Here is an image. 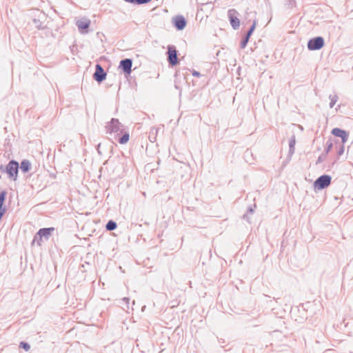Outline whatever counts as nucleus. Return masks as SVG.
<instances>
[{"instance_id":"obj_25","label":"nucleus","mask_w":353,"mask_h":353,"mask_svg":"<svg viewBox=\"0 0 353 353\" xmlns=\"http://www.w3.org/2000/svg\"><path fill=\"white\" fill-rule=\"evenodd\" d=\"M122 301L125 303V307H126V309H129V301H130V299H129V298H127V297H124V298L122 299Z\"/></svg>"},{"instance_id":"obj_29","label":"nucleus","mask_w":353,"mask_h":353,"mask_svg":"<svg viewBox=\"0 0 353 353\" xmlns=\"http://www.w3.org/2000/svg\"><path fill=\"white\" fill-rule=\"evenodd\" d=\"M248 212H250V213H252V212H253V209H252V208H251V207H250V208H248Z\"/></svg>"},{"instance_id":"obj_13","label":"nucleus","mask_w":353,"mask_h":353,"mask_svg":"<svg viewBox=\"0 0 353 353\" xmlns=\"http://www.w3.org/2000/svg\"><path fill=\"white\" fill-rule=\"evenodd\" d=\"M30 167H31V164L29 161L23 160L21 161L20 168H21V170H22V172H28L30 169Z\"/></svg>"},{"instance_id":"obj_23","label":"nucleus","mask_w":353,"mask_h":353,"mask_svg":"<svg viewBox=\"0 0 353 353\" xmlns=\"http://www.w3.org/2000/svg\"><path fill=\"white\" fill-rule=\"evenodd\" d=\"M332 147H333L332 143L330 142V143H327V146H326V148L325 150V154H327L332 150Z\"/></svg>"},{"instance_id":"obj_11","label":"nucleus","mask_w":353,"mask_h":353,"mask_svg":"<svg viewBox=\"0 0 353 353\" xmlns=\"http://www.w3.org/2000/svg\"><path fill=\"white\" fill-rule=\"evenodd\" d=\"M332 133L336 137H341L343 143H345L347 141L349 134L343 130L336 128L332 130Z\"/></svg>"},{"instance_id":"obj_6","label":"nucleus","mask_w":353,"mask_h":353,"mask_svg":"<svg viewBox=\"0 0 353 353\" xmlns=\"http://www.w3.org/2000/svg\"><path fill=\"white\" fill-rule=\"evenodd\" d=\"M238 12L235 9H230L228 11V17L233 29L236 30L240 26V21L238 19Z\"/></svg>"},{"instance_id":"obj_24","label":"nucleus","mask_w":353,"mask_h":353,"mask_svg":"<svg viewBox=\"0 0 353 353\" xmlns=\"http://www.w3.org/2000/svg\"><path fill=\"white\" fill-rule=\"evenodd\" d=\"M325 154H322L321 155H320L317 159V161H316V163H320L321 162H323L324 160H325Z\"/></svg>"},{"instance_id":"obj_27","label":"nucleus","mask_w":353,"mask_h":353,"mask_svg":"<svg viewBox=\"0 0 353 353\" xmlns=\"http://www.w3.org/2000/svg\"><path fill=\"white\" fill-rule=\"evenodd\" d=\"M192 75H193L194 77H199L201 76V74H200V72H197V71H195V70H194V71H193V72H192Z\"/></svg>"},{"instance_id":"obj_4","label":"nucleus","mask_w":353,"mask_h":353,"mask_svg":"<svg viewBox=\"0 0 353 353\" xmlns=\"http://www.w3.org/2000/svg\"><path fill=\"white\" fill-rule=\"evenodd\" d=\"M324 43V39L322 37H316L308 41L307 48L310 50H318L323 47Z\"/></svg>"},{"instance_id":"obj_30","label":"nucleus","mask_w":353,"mask_h":353,"mask_svg":"<svg viewBox=\"0 0 353 353\" xmlns=\"http://www.w3.org/2000/svg\"><path fill=\"white\" fill-rule=\"evenodd\" d=\"M100 146H101V143H99V144L98 145V147H97V150H98V152H99V154L101 153V152H100V151H99V148H100Z\"/></svg>"},{"instance_id":"obj_21","label":"nucleus","mask_w":353,"mask_h":353,"mask_svg":"<svg viewBox=\"0 0 353 353\" xmlns=\"http://www.w3.org/2000/svg\"><path fill=\"white\" fill-rule=\"evenodd\" d=\"M19 347L24 349L26 351H28L30 348V345L26 342H21L19 344Z\"/></svg>"},{"instance_id":"obj_15","label":"nucleus","mask_w":353,"mask_h":353,"mask_svg":"<svg viewBox=\"0 0 353 353\" xmlns=\"http://www.w3.org/2000/svg\"><path fill=\"white\" fill-rule=\"evenodd\" d=\"M296 143L295 136L293 135L289 141V154H292L294 152V146Z\"/></svg>"},{"instance_id":"obj_19","label":"nucleus","mask_w":353,"mask_h":353,"mask_svg":"<svg viewBox=\"0 0 353 353\" xmlns=\"http://www.w3.org/2000/svg\"><path fill=\"white\" fill-rule=\"evenodd\" d=\"M6 192H1L0 193V208H5V207H3V204H4V201L6 199Z\"/></svg>"},{"instance_id":"obj_28","label":"nucleus","mask_w":353,"mask_h":353,"mask_svg":"<svg viewBox=\"0 0 353 353\" xmlns=\"http://www.w3.org/2000/svg\"><path fill=\"white\" fill-rule=\"evenodd\" d=\"M243 219L247 220L248 221H249V216L248 214H244L243 215Z\"/></svg>"},{"instance_id":"obj_9","label":"nucleus","mask_w":353,"mask_h":353,"mask_svg":"<svg viewBox=\"0 0 353 353\" xmlns=\"http://www.w3.org/2000/svg\"><path fill=\"white\" fill-rule=\"evenodd\" d=\"M132 61L130 59H124L120 61L119 68L125 74H130L132 72Z\"/></svg>"},{"instance_id":"obj_2","label":"nucleus","mask_w":353,"mask_h":353,"mask_svg":"<svg viewBox=\"0 0 353 353\" xmlns=\"http://www.w3.org/2000/svg\"><path fill=\"white\" fill-rule=\"evenodd\" d=\"M0 170L6 171L8 174V176L15 181L17 178L19 171V163L17 161L12 160L6 165L5 170L3 169V165H1Z\"/></svg>"},{"instance_id":"obj_26","label":"nucleus","mask_w":353,"mask_h":353,"mask_svg":"<svg viewBox=\"0 0 353 353\" xmlns=\"http://www.w3.org/2000/svg\"><path fill=\"white\" fill-rule=\"evenodd\" d=\"M343 152H344V146L341 145L338 151V155L341 156L343 154Z\"/></svg>"},{"instance_id":"obj_7","label":"nucleus","mask_w":353,"mask_h":353,"mask_svg":"<svg viewBox=\"0 0 353 353\" xmlns=\"http://www.w3.org/2000/svg\"><path fill=\"white\" fill-rule=\"evenodd\" d=\"M168 61L170 65L174 66L178 64L177 51L174 46H168Z\"/></svg>"},{"instance_id":"obj_8","label":"nucleus","mask_w":353,"mask_h":353,"mask_svg":"<svg viewBox=\"0 0 353 353\" xmlns=\"http://www.w3.org/2000/svg\"><path fill=\"white\" fill-rule=\"evenodd\" d=\"M106 72L104 71L103 67L100 64H97L95 66V72L93 74V78L97 82H102L106 78Z\"/></svg>"},{"instance_id":"obj_20","label":"nucleus","mask_w":353,"mask_h":353,"mask_svg":"<svg viewBox=\"0 0 353 353\" xmlns=\"http://www.w3.org/2000/svg\"><path fill=\"white\" fill-rule=\"evenodd\" d=\"M250 38L248 37H244L243 39H242V41H241V43H240V47L241 48L243 49L246 47L248 43V41H249Z\"/></svg>"},{"instance_id":"obj_31","label":"nucleus","mask_w":353,"mask_h":353,"mask_svg":"<svg viewBox=\"0 0 353 353\" xmlns=\"http://www.w3.org/2000/svg\"><path fill=\"white\" fill-rule=\"evenodd\" d=\"M33 21H34V23L35 24H37V22H39V21H37V19H34V20H33Z\"/></svg>"},{"instance_id":"obj_12","label":"nucleus","mask_w":353,"mask_h":353,"mask_svg":"<svg viewBox=\"0 0 353 353\" xmlns=\"http://www.w3.org/2000/svg\"><path fill=\"white\" fill-rule=\"evenodd\" d=\"M174 24L176 28L179 30H182L186 26V21L183 16H177L173 19Z\"/></svg>"},{"instance_id":"obj_22","label":"nucleus","mask_w":353,"mask_h":353,"mask_svg":"<svg viewBox=\"0 0 353 353\" xmlns=\"http://www.w3.org/2000/svg\"><path fill=\"white\" fill-rule=\"evenodd\" d=\"M151 0H134V4L141 5L150 2Z\"/></svg>"},{"instance_id":"obj_5","label":"nucleus","mask_w":353,"mask_h":353,"mask_svg":"<svg viewBox=\"0 0 353 353\" xmlns=\"http://www.w3.org/2000/svg\"><path fill=\"white\" fill-rule=\"evenodd\" d=\"M54 230V228H45L40 229L34 236L33 242H35L37 241L38 244L40 245V243L39 241L41 240L42 237H44L46 239H48Z\"/></svg>"},{"instance_id":"obj_3","label":"nucleus","mask_w":353,"mask_h":353,"mask_svg":"<svg viewBox=\"0 0 353 353\" xmlns=\"http://www.w3.org/2000/svg\"><path fill=\"white\" fill-rule=\"evenodd\" d=\"M332 178L330 175L323 174L318 177L314 183V187L317 190H323L330 185Z\"/></svg>"},{"instance_id":"obj_14","label":"nucleus","mask_w":353,"mask_h":353,"mask_svg":"<svg viewBox=\"0 0 353 353\" xmlns=\"http://www.w3.org/2000/svg\"><path fill=\"white\" fill-rule=\"evenodd\" d=\"M122 134V136L118 139V142L120 144H125L129 141L130 135L128 132L123 131Z\"/></svg>"},{"instance_id":"obj_1","label":"nucleus","mask_w":353,"mask_h":353,"mask_svg":"<svg viewBox=\"0 0 353 353\" xmlns=\"http://www.w3.org/2000/svg\"><path fill=\"white\" fill-rule=\"evenodd\" d=\"M123 126L117 119H112L105 125L106 133L109 134H114V138L123 133Z\"/></svg>"},{"instance_id":"obj_16","label":"nucleus","mask_w":353,"mask_h":353,"mask_svg":"<svg viewBox=\"0 0 353 353\" xmlns=\"http://www.w3.org/2000/svg\"><path fill=\"white\" fill-rule=\"evenodd\" d=\"M117 223L112 220H110L106 225H105V228L108 231H112L114 230H115L117 228Z\"/></svg>"},{"instance_id":"obj_10","label":"nucleus","mask_w":353,"mask_h":353,"mask_svg":"<svg viewBox=\"0 0 353 353\" xmlns=\"http://www.w3.org/2000/svg\"><path fill=\"white\" fill-rule=\"evenodd\" d=\"M76 25L81 33L88 32L87 30L90 25V20L87 18L81 19L77 21Z\"/></svg>"},{"instance_id":"obj_17","label":"nucleus","mask_w":353,"mask_h":353,"mask_svg":"<svg viewBox=\"0 0 353 353\" xmlns=\"http://www.w3.org/2000/svg\"><path fill=\"white\" fill-rule=\"evenodd\" d=\"M329 98L330 99V108H332L338 100V97L336 94H334V95L330 94Z\"/></svg>"},{"instance_id":"obj_18","label":"nucleus","mask_w":353,"mask_h":353,"mask_svg":"<svg viewBox=\"0 0 353 353\" xmlns=\"http://www.w3.org/2000/svg\"><path fill=\"white\" fill-rule=\"evenodd\" d=\"M256 21H254L252 25L251 26V27L250 28V29L248 30V32L246 33V34L245 36L250 38V36L252 35V34L253 33V32L254 31V30L256 28Z\"/></svg>"}]
</instances>
